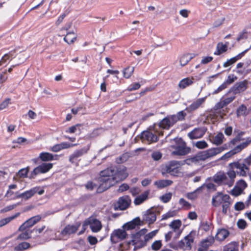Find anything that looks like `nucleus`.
<instances>
[{
	"label": "nucleus",
	"mask_w": 251,
	"mask_h": 251,
	"mask_svg": "<svg viewBox=\"0 0 251 251\" xmlns=\"http://www.w3.org/2000/svg\"><path fill=\"white\" fill-rule=\"evenodd\" d=\"M128 176L125 167L108 168L100 173L99 191H104L116 183L124 180Z\"/></svg>",
	"instance_id": "nucleus-1"
},
{
	"label": "nucleus",
	"mask_w": 251,
	"mask_h": 251,
	"mask_svg": "<svg viewBox=\"0 0 251 251\" xmlns=\"http://www.w3.org/2000/svg\"><path fill=\"white\" fill-rule=\"evenodd\" d=\"M148 230L143 228L133 235L132 240L129 244L134 246V250L142 248L147 245V242L151 240L158 232V230H154L147 233Z\"/></svg>",
	"instance_id": "nucleus-2"
},
{
	"label": "nucleus",
	"mask_w": 251,
	"mask_h": 251,
	"mask_svg": "<svg viewBox=\"0 0 251 251\" xmlns=\"http://www.w3.org/2000/svg\"><path fill=\"white\" fill-rule=\"evenodd\" d=\"M231 170H236V176L246 177L250 171V166L247 163L244 159L241 161H237L229 164Z\"/></svg>",
	"instance_id": "nucleus-3"
},
{
	"label": "nucleus",
	"mask_w": 251,
	"mask_h": 251,
	"mask_svg": "<svg viewBox=\"0 0 251 251\" xmlns=\"http://www.w3.org/2000/svg\"><path fill=\"white\" fill-rule=\"evenodd\" d=\"M87 226H89L93 232H98L102 228V225L100 221L94 217H90L86 219L82 225V230L79 232V234L83 233Z\"/></svg>",
	"instance_id": "nucleus-4"
},
{
	"label": "nucleus",
	"mask_w": 251,
	"mask_h": 251,
	"mask_svg": "<svg viewBox=\"0 0 251 251\" xmlns=\"http://www.w3.org/2000/svg\"><path fill=\"white\" fill-rule=\"evenodd\" d=\"M80 223L77 222L74 225H68L61 231L60 236L57 237L59 240L63 239L64 237L76 232L80 226Z\"/></svg>",
	"instance_id": "nucleus-5"
},
{
	"label": "nucleus",
	"mask_w": 251,
	"mask_h": 251,
	"mask_svg": "<svg viewBox=\"0 0 251 251\" xmlns=\"http://www.w3.org/2000/svg\"><path fill=\"white\" fill-rule=\"evenodd\" d=\"M250 141H246L245 142H242L240 144L236 146L234 149L230 150L228 152L225 153L224 155H223L221 157V160H226L227 159L234 154L238 153L244 149L246 148L250 144Z\"/></svg>",
	"instance_id": "nucleus-6"
},
{
	"label": "nucleus",
	"mask_w": 251,
	"mask_h": 251,
	"mask_svg": "<svg viewBox=\"0 0 251 251\" xmlns=\"http://www.w3.org/2000/svg\"><path fill=\"white\" fill-rule=\"evenodd\" d=\"M195 233L191 232L183 239L178 243V247L185 250H190L191 249V245L194 242Z\"/></svg>",
	"instance_id": "nucleus-7"
},
{
	"label": "nucleus",
	"mask_w": 251,
	"mask_h": 251,
	"mask_svg": "<svg viewBox=\"0 0 251 251\" xmlns=\"http://www.w3.org/2000/svg\"><path fill=\"white\" fill-rule=\"evenodd\" d=\"M229 200H230V197L228 195L218 192L212 197L211 203L213 206L218 207Z\"/></svg>",
	"instance_id": "nucleus-8"
},
{
	"label": "nucleus",
	"mask_w": 251,
	"mask_h": 251,
	"mask_svg": "<svg viewBox=\"0 0 251 251\" xmlns=\"http://www.w3.org/2000/svg\"><path fill=\"white\" fill-rule=\"evenodd\" d=\"M53 167V164L51 163H43L39 165L33 170L31 176L32 178L40 174H45L48 172Z\"/></svg>",
	"instance_id": "nucleus-9"
},
{
	"label": "nucleus",
	"mask_w": 251,
	"mask_h": 251,
	"mask_svg": "<svg viewBox=\"0 0 251 251\" xmlns=\"http://www.w3.org/2000/svg\"><path fill=\"white\" fill-rule=\"evenodd\" d=\"M166 171L173 176H178L181 174L180 164L177 161H171L166 166Z\"/></svg>",
	"instance_id": "nucleus-10"
},
{
	"label": "nucleus",
	"mask_w": 251,
	"mask_h": 251,
	"mask_svg": "<svg viewBox=\"0 0 251 251\" xmlns=\"http://www.w3.org/2000/svg\"><path fill=\"white\" fill-rule=\"evenodd\" d=\"M235 177L236 173L235 170L229 169L226 174L224 173L222 185H226L228 187H231L234 184Z\"/></svg>",
	"instance_id": "nucleus-11"
},
{
	"label": "nucleus",
	"mask_w": 251,
	"mask_h": 251,
	"mask_svg": "<svg viewBox=\"0 0 251 251\" xmlns=\"http://www.w3.org/2000/svg\"><path fill=\"white\" fill-rule=\"evenodd\" d=\"M141 139L143 142L150 144L157 142L158 137L156 134L150 131H144L141 133Z\"/></svg>",
	"instance_id": "nucleus-12"
},
{
	"label": "nucleus",
	"mask_w": 251,
	"mask_h": 251,
	"mask_svg": "<svg viewBox=\"0 0 251 251\" xmlns=\"http://www.w3.org/2000/svg\"><path fill=\"white\" fill-rule=\"evenodd\" d=\"M130 202L131 200L128 196H125L121 197L119 199L115 205L116 209L121 210H125L129 207Z\"/></svg>",
	"instance_id": "nucleus-13"
},
{
	"label": "nucleus",
	"mask_w": 251,
	"mask_h": 251,
	"mask_svg": "<svg viewBox=\"0 0 251 251\" xmlns=\"http://www.w3.org/2000/svg\"><path fill=\"white\" fill-rule=\"evenodd\" d=\"M126 230L118 229L115 230L111 235V240L113 243H117L124 239L126 235Z\"/></svg>",
	"instance_id": "nucleus-14"
},
{
	"label": "nucleus",
	"mask_w": 251,
	"mask_h": 251,
	"mask_svg": "<svg viewBox=\"0 0 251 251\" xmlns=\"http://www.w3.org/2000/svg\"><path fill=\"white\" fill-rule=\"evenodd\" d=\"M40 216L37 215L32 217L30 219L26 220L24 224H23L19 228V231L24 230L26 228H28L33 225L36 224L38 222L41 220Z\"/></svg>",
	"instance_id": "nucleus-15"
},
{
	"label": "nucleus",
	"mask_w": 251,
	"mask_h": 251,
	"mask_svg": "<svg viewBox=\"0 0 251 251\" xmlns=\"http://www.w3.org/2000/svg\"><path fill=\"white\" fill-rule=\"evenodd\" d=\"M181 225V221L180 220H174L169 225L172 231L175 233L176 238H178L182 233V230L180 229Z\"/></svg>",
	"instance_id": "nucleus-16"
},
{
	"label": "nucleus",
	"mask_w": 251,
	"mask_h": 251,
	"mask_svg": "<svg viewBox=\"0 0 251 251\" xmlns=\"http://www.w3.org/2000/svg\"><path fill=\"white\" fill-rule=\"evenodd\" d=\"M179 140V145L176 147V150L172 152V154L176 155H184L189 152L190 149L186 147L185 143L182 140Z\"/></svg>",
	"instance_id": "nucleus-17"
},
{
	"label": "nucleus",
	"mask_w": 251,
	"mask_h": 251,
	"mask_svg": "<svg viewBox=\"0 0 251 251\" xmlns=\"http://www.w3.org/2000/svg\"><path fill=\"white\" fill-rule=\"evenodd\" d=\"M206 129L204 127L196 128L188 133V136L191 139L201 138L205 134Z\"/></svg>",
	"instance_id": "nucleus-18"
},
{
	"label": "nucleus",
	"mask_w": 251,
	"mask_h": 251,
	"mask_svg": "<svg viewBox=\"0 0 251 251\" xmlns=\"http://www.w3.org/2000/svg\"><path fill=\"white\" fill-rule=\"evenodd\" d=\"M89 148L90 146H87L80 150L75 151L74 153L70 156L69 161L71 163H74L77 158L86 153L89 150Z\"/></svg>",
	"instance_id": "nucleus-19"
},
{
	"label": "nucleus",
	"mask_w": 251,
	"mask_h": 251,
	"mask_svg": "<svg viewBox=\"0 0 251 251\" xmlns=\"http://www.w3.org/2000/svg\"><path fill=\"white\" fill-rule=\"evenodd\" d=\"M144 220L149 224H152L156 219V210L151 209L147 211L146 213L144 215Z\"/></svg>",
	"instance_id": "nucleus-20"
},
{
	"label": "nucleus",
	"mask_w": 251,
	"mask_h": 251,
	"mask_svg": "<svg viewBox=\"0 0 251 251\" xmlns=\"http://www.w3.org/2000/svg\"><path fill=\"white\" fill-rule=\"evenodd\" d=\"M248 81L244 80L243 81L236 83L232 88V91L234 94L240 93L245 91L248 86Z\"/></svg>",
	"instance_id": "nucleus-21"
},
{
	"label": "nucleus",
	"mask_w": 251,
	"mask_h": 251,
	"mask_svg": "<svg viewBox=\"0 0 251 251\" xmlns=\"http://www.w3.org/2000/svg\"><path fill=\"white\" fill-rule=\"evenodd\" d=\"M206 97L199 98L194 101L191 105L186 108V110L191 112L199 108L205 101Z\"/></svg>",
	"instance_id": "nucleus-22"
},
{
	"label": "nucleus",
	"mask_w": 251,
	"mask_h": 251,
	"mask_svg": "<svg viewBox=\"0 0 251 251\" xmlns=\"http://www.w3.org/2000/svg\"><path fill=\"white\" fill-rule=\"evenodd\" d=\"M39 158L42 161L47 162L58 160L59 158V155L57 154L53 155L48 152H42L40 153Z\"/></svg>",
	"instance_id": "nucleus-23"
},
{
	"label": "nucleus",
	"mask_w": 251,
	"mask_h": 251,
	"mask_svg": "<svg viewBox=\"0 0 251 251\" xmlns=\"http://www.w3.org/2000/svg\"><path fill=\"white\" fill-rule=\"evenodd\" d=\"M229 235V231L225 228L219 229L215 236V239L218 241H223L225 240Z\"/></svg>",
	"instance_id": "nucleus-24"
},
{
	"label": "nucleus",
	"mask_w": 251,
	"mask_h": 251,
	"mask_svg": "<svg viewBox=\"0 0 251 251\" xmlns=\"http://www.w3.org/2000/svg\"><path fill=\"white\" fill-rule=\"evenodd\" d=\"M39 189H40L39 187H34L23 193L19 194L17 195V197L19 198H23L25 200H28V199L33 196L34 195L37 193V190Z\"/></svg>",
	"instance_id": "nucleus-25"
},
{
	"label": "nucleus",
	"mask_w": 251,
	"mask_h": 251,
	"mask_svg": "<svg viewBox=\"0 0 251 251\" xmlns=\"http://www.w3.org/2000/svg\"><path fill=\"white\" fill-rule=\"evenodd\" d=\"M195 56L194 53H185L181 55L179 57V64L181 66L186 65L191 59Z\"/></svg>",
	"instance_id": "nucleus-26"
},
{
	"label": "nucleus",
	"mask_w": 251,
	"mask_h": 251,
	"mask_svg": "<svg viewBox=\"0 0 251 251\" xmlns=\"http://www.w3.org/2000/svg\"><path fill=\"white\" fill-rule=\"evenodd\" d=\"M175 124L172 121L171 116H168L162 119L159 124V127L164 129H168L170 126Z\"/></svg>",
	"instance_id": "nucleus-27"
},
{
	"label": "nucleus",
	"mask_w": 251,
	"mask_h": 251,
	"mask_svg": "<svg viewBox=\"0 0 251 251\" xmlns=\"http://www.w3.org/2000/svg\"><path fill=\"white\" fill-rule=\"evenodd\" d=\"M248 50H245L237 55L236 56L228 59L226 62L224 63V67H227L228 66L235 63L237 60L240 59Z\"/></svg>",
	"instance_id": "nucleus-28"
},
{
	"label": "nucleus",
	"mask_w": 251,
	"mask_h": 251,
	"mask_svg": "<svg viewBox=\"0 0 251 251\" xmlns=\"http://www.w3.org/2000/svg\"><path fill=\"white\" fill-rule=\"evenodd\" d=\"M140 222V219L139 218H136L132 220L131 221L125 224L123 226V227L125 230L132 229L135 228L136 226L139 225Z\"/></svg>",
	"instance_id": "nucleus-29"
},
{
	"label": "nucleus",
	"mask_w": 251,
	"mask_h": 251,
	"mask_svg": "<svg viewBox=\"0 0 251 251\" xmlns=\"http://www.w3.org/2000/svg\"><path fill=\"white\" fill-rule=\"evenodd\" d=\"M173 181L171 180L162 179L155 181L154 185L158 189H163L171 185Z\"/></svg>",
	"instance_id": "nucleus-30"
},
{
	"label": "nucleus",
	"mask_w": 251,
	"mask_h": 251,
	"mask_svg": "<svg viewBox=\"0 0 251 251\" xmlns=\"http://www.w3.org/2000/svg\"><path fill=\"white\" fill-rule=\"evenodd\" d=\"M194 78L192 77H186L180 81L178 87L181 89H184L186 87L192 85L194 82Z\"/></svg>",
	"instance_id": "nucleus-31"
},
{
	"label": "nucleus",
	"mask_w": 251,
	"mask_h": 251,
	"mask_svg": "<svg viewBox=\"0 0 251 251\" xmlns=\"http://www.w3.org/2000/svg\"><path fill=\"white\" fill-rule=\"evenodd\" d=\"M228 43L226 44H224L223 43L220 42L218 43L216 47V51L214 53L215 55H220L227 50Z\"/></svg>",
	"instance_id": "nucleus-32"
},
{
	"label": "nucleus",
	"mask_w": 251,
	"mask_h": 251,
	"mask_svg": "<svg viewBox=\"0 0 251 251\" xmlns=\"http://www.w3.org/2000/svg\"><path fill=\"white\" fill-rule=\"evenodd\" d=\"M224 149H225L223 147H218L210 149L206 151L208 158H210L221 153L224 150Z\"/></svg>",
	"instance_id": "nucleus-33"
},
{
	"label": "nucleus",
	"mask_w": 251,
	"mask_h": 251,
	"mask_svg": "<svg viewBox=\"0 0 251 251\" xmlns=\"http://www.w3.org/2000/svg\"><path fill=\"white\" fill-rule=\"evenodd\" d=\"M149 195V191H147L142 194L141 195L136 197L134 201V203L135 205H139L146 201Z\"/></svg>",
	"instance_id": "nucleus-34"
},
{
	"label": "nucleus",
	"mask_w": 251,
	"mask_h": 251,
	"mask_svg": "<svg viewBox=\"0 0 251 251\" xmlns=\"http://www.w3.org/2000/svg\"><path fill=\"white\" fill-rule=\"evenodd\" d=\"M224 135L222 133H218L217 135L213 136L211 139V142L215 145H219L224 142Z\"/></svg>",
	"instance_id": "nucleus-35"
},
{
	"label": "nucleus",
	"mask_w": 251,
	"mask_h": 251,
	"mask_svg": "<svg viewBox=\"0 0 251 251\" xmlns=\"http://www.w3.org/2000/svg\"><path fill=\"white\" fill-rule=\"evenodd\" d=\"M172 117V121H174L175 124L178 121H182L184 120L186 113L184 111H181L177 112L176 115H171Z\"/></svg>",
	"instance_id": "nucleus-36"
},
{
	"label": "nucleus",
	"mask_w": 251,
	"mask_h": 251,
	"mask_svg": "<svg viewBox=\"0 0 251 251\" xmlns=\"http://www.w3.org/2000/svg\"><path fill=\"white\" fill-rule=\"evenodd\" d=\"M80 126L81 125L80 124H76L71 126L66 129L65 132L69 134L78 133L79 134L81 132Z\"/></svg>",
	"instance_id": "nucleus-37"
},
{
	"label": "nucleus",
	"mask_w": 251,
	"mask_h": 251,
	"mask_svg": "<svg viewBox=\"0 0 251 251\" xmlns=\"http://www.w3.org/2000/svg\"><path fill=\"white\" fill-rule=\"evenodd\" d=\"M20 215V213L18 212L11 216H10V217H7L4 219H2L0 220V227L8 224L11 221H12L14 219L17 218Z\"/></svg>",
	"instance_id": "nucleus-38"
},
{
	"label": "nucleus",
	"mask_w": 251,
	"mask_h": 251,
	"mask_svg": "<svg viewBox=\"0 0 251 251\" xmlns=\"http://www.w3.org/2000/svg\"><path fill=\"white\" fill-rule=\"evenodd\" d=\"M248 114V111L246 106L242 104L236 110L237 117L239 118L241 117H245Z\"/></svg>",
	"instance_id": "nucleus-39"
},
{
	"label": "nucleus",
	"mask_w": 251,
	"mask_h": 251,
	"mask_svg": "<svg viewBox=\"0 0 251 251\" xmlns=\"http://www.w3.org/2000/svg\"><path fill=\"white\" fill-rule=\"evenodd\" d=\"M76 38V35L74 32H70L67 34L64 38V40L68 44H72L74 42Z\"/></svg>",
	"instance_id": "nucleus-40"
},
{
	"label": "nucleus",
	"mask_w": 251,
	"mask_h": 251,
	"mask_svg": "<svg viewBox=\"0 0 251 251\" xmlns=\"http://www.w3.org/2000/svg\"><path fill=\"white\" fill-rule=\"evenodd\" d=\"M224 177V172H219L217 173L213 177L214 181L219 185H222L223 177Z\"/></svg>",
	"instance_id": "nucleus-41"
},
{
	"label": "nucleus",
	"mask_w": 251,
	"mask_h": 251,
	"mask_svg": "<svg viewBox=\"0 0 251 251\" xmlns=\"http://www.w3.org/2000/svg\"><path fill=\"white\" fill-rule=\"evenodd\" d=\"M134 71V67L128 66L123 71V76L126 78H129L133 74Z\"/></svg>",
	"instance_id": "nucleus-42"
},
{
	"label": "nucleus",
	"mask_w": 251,
	"mask_h": 251,
	"mask_svg": "<svg viewBox=\"0 0 251 251\" xmlns=\"http://www.w3.org/2000/svg\"><path fill=\"white\" fill-rule=\"evenodd\" d=\"M22 233H21L18 237V239L20 240H26L31 237L32 231L29 229H25L23 230Z\"/></svg>",
	"instance_id": "nucleus-43"
},
{
	"label": "nucleus",
	"mask_w": 251,
	"mask_h": 251,
	"mask_svg": "<svg viewBox=\"0 0 251 251\" xmlns=\"http://www.w3.org/2000/svg\"><path fill=\"white\" fill-rule=\"evenodd\" d=\"M224 250L225 251H238V244L236 242H232L225 247Z\"/></svg>",
	"instance_id": "nucleus-44"
},
{
	"label": "nucleus",
	"mask_w": 251,
	"mask_h": 251,
	"mask_svg": "<svg viewBox=\"0 0 251 251\" xmlns=\"http://www.w3.org/2000/svg\"><path fill=\"white\" fill-rule=\"evenodd\" d=\"M30 244L27 242H22L19 244L17 246L15 247L14 250L15 251H23L28 249L30 247Z\"/></svg>",
	"instance_id": "nucleus-45"
},
{
	"label": "nucleus",
	"mask_w": 251,
	"mask_h": 251,
	"mask_svg": "<svg viewBox=\"0 0 251 251\" xmlns=\"http://www.w3.org/2000/svg\"><path fill=\"white\" fill-rule=\"evenodd\" d=\"M14 57V55L12 52L5 54L0 60V66L6 63L7 61L11 60Z\"/></svg>",
	"instance_id": "nucleus-46"
},
{
	"label": "nucleus",
	"mask_w": 251,
	"mask_h": 251,
	"mask_svg": "<svg viewBox=\"0 0 251 251\" xmlns=\"http://www.w3.org/2000/svg\"><path fill=\"white\" fill-rule=\"evenodd\" d=\"M162 247V241L160 240H155L151 244V249L153 251H158Z\"/></svg>",
	"instance_id": "nucleus-47"
},
{
	"label": "nucleus",
	"mask_w": 251,
	"mask_h": 251,
	"mask_svg": "<svg viewBox=\"0 0 251 251\" xmlns=\"http://www.w3.org/2000/svg\"><path fill=\"white\" fill-rule=\"evenodd\" d=\"M28 171L27 168L21 169L17 173L16 176L20 178L26 177Z\"/></svg>",
	"instance_id": "nucleus-48"
},
{
	"label": "nucleus",
	"mask_w": 251,
	"mask_h": 251,
	"mask_svg": "<svg viewBox=\"0 0 251 251\" xmlns=\"http://www.w3.org/2000/svg\"><path fill=\"white\" fill-rule=\"evenodd\" d=\"M19 193L18 192L14 194V193L11 190H8L6 193L5 197L9 198L11 200H15L19 198L17 197V195Z\"/></svg>",
	"instance_id": "nucleus-49"
},
{
	"label": "nucleus",
	"mask_w": 251,
	"mask_h": 251,
	"mask_svg": "<svg viewBox=\"0 0 251 251\" xmlns=\"http://www.w3.org/2000/svg\"><path fill=\"white\" fill-rule=\"evenodd\" d=\"M10 99L7 98L0 103V110H3L7 108L10 103Z\"/></svg>",
	"instance_id": "nucleus-50"
},
{
	"label": "nucleus",
	"mask_w": 251,
	"mask_h": 251,
	"mask_svg": "<svg viewBox=\"0 0 251 251\" xmlns=\"http://www.w3.org/2000/svg\"><path fill=\"white\" fill-rule=\"evenodd\" d=\"M172 196L171 193H166L160 197V200L164 203L169 202Z\"/></svg>",
	"instance_id": "nucleus-51"
},
{
	"label": "nucleus",
	"mask_w": 251,
	"mask_h": 251,
	"mask_svg": "<svg viewBox=\"0 0 251 251\" xmlns=\"http://www.w3.org/2000/svg\"><path fill=\"white\" fill-rule=\"evenodd\" d=\"M195 146L200 149H203L207 147L208 145L205 141H197L195 144Z\"/></svg>",
	"instance_id": "nucleus-52"
},
{
	"label": "nucleus",
	"mask_w": 251,
	"mask_h": 251,
	"mask_svg": "<svg viewBox=\"0 0 251 251\" xmlns=\"http://www.w3.org/2000/svg\"><path fill=\"white\" fill-rule=\"evenodd\" d=\"M176 212L175 211H169L166 214L162 215V220H165L169 218L173 217L176 216Z\"/></svg>",
	"instance_id": "nucleus-53"
},
{
	"label": "nucleus",
	"mask_w": 251,
	"mask_h": 251,
	"mask_svg": "<svg viewBox=\"0 0 251 251\" xmlns=\"http://www.w3.org/2000/svg\"><path fill=\"white\" fill-rule=\"evenodd\" d=\"M247 183L243 179H240L237 183V186L241 189L243 191L247 187Z\"/></svg>",
	"instance_id": "nucleus-54"
},
{
	"label": "nucleus",
	"mask_w": 251,
	"mask_h": 251,
	"mask_svg": "<svg viewBox=\"0 0 251 251\" xmlns=\"http://www.w3.org/2000/svg\"><path fill=\"white\" fill-rule=\"evenodd\" d=\"M246 206V203L243 202H237L235 204L234 208L236 210L240 211L244 209Z\"/></svg>",
	"instance_id": "nucleus-55"
},
{
	"label": "nucleus",
	"mask_w": 251,
	"mask_h": 251,
	"mask_svg": "<svg viewBox=\"0 0 251 251\" xmlns=\"http://www.w3.org/2000/svg\"><path fill=\"white\" fill-rule=\"evenodd\" d=\"M61 150H64V149H67L70 148L74 147L76 145V144H70L67 142H62L59 144Z\"/></svg>",
	"instance_id": "nucleus-56"
},
{
	"label": "nucleus",
	"mask_w": 251,
	"mask_h": 251,
	"mask_svg": "<svg viewBox=\"0 0 251 251\" xmlns=\"http://www.w3.org/2000/svg\"><path fill=\"white\" fill-rule=\"evenodd\" d=\"M236 79L237 77L234 75H229L224 83H226V85L227 86L228 84L232 83Z\"/></svg>",
	"instance_id": "nucleus-57"
},
{
	"label": "nucleus",
	"mask_w": 251,
	"mask_h": 251,
	"mask_svg": "<svg viewBox=\"0 0 251 251\" xmlns=\"http://www.w3.org/2000/svg\"><path fill=\"white\" fill-rule=\"evenodd\" d=\"M242 192L243 191L236 186L231 191L230 194L233 196H238L241 195Z\"/></svg>",
	"instance_id": "nucleus-58"
},
{
	"label": "nucleus",
	"mask_w": 251,
	"mask_h": 251,
	"mask_svg": "<svg viewBox=\"0 0 251 251\" xmlns=\"http://www.w3.org/2000/svg\"><path fill=\"white\" fill-rule=\"evenodd\" d=\"M141 87V85L139 83H135L128 86L127 88L128 91H132L139 89Z\"/></svg>",
	"instance_id": "nucleus-59"
},
{
	"label": "nucleus",
	"mask_w": 251,
	"mask_h": 251,
	"mask_svg": "<svg viewBox=\"0 0 251 251\" xmlns=\"http://www.w3.org/2000/svg\"><path fill=\"white\" fill-rule=\"evenodd\" d=\"M197 154L198 156V158L200 159V161L204 160L208 158L206 151L200 152Z\"/></svg>",
	"instance_id": "nucleus-60"
},
{
	"label": "nucleus",
	"mask_w": 251,
	"mask_h": 251,
	"mask_svg": "<svg viewBox=\"0 0 251 251\" xmlns=\"http://www.w3.org/2000/svg\"><path fill=\"white\" fill-rule=\"evenodd\" d=\"M237 225L240 229H244L247 226V223L244 220L240 219L238 221Z\"/></svg>",
	"instance_id": "nucleus-61"
},
{
	"label": "nucleus",
	"mask_w": 251,
	"mask_h": 251,
	"mask_svg": "<svg viewBox=\"0 0 251 251\" xmlns=\"http://www.w3.org/2000/svg\"><path fill=\"white\" fill-rule=\"evenodd\" d=\"M235 98L234 96L225 99L222 101V106H226L231 102Z\"/></svg>",
	"instance_id": "nucleus-62"
},
{
	"label": "nucleus",
	"mask_w": 251,
	"mask_h": 251,
	"mask_svg": "<svg viewBox=\"0 0 251 251\" xmlns=\"http://www.w3.org/2000/svg\"><path fill=\"white\" fill-rule=\"evenodd\" d=\"M200 161L199 158H198V156L197 154H196L195 156H194L193 157L190 158L186 160V163L187 164H190L191 163H197L199 162Z\"/></svg>",
	"instance_id": "nucleus-63"
},
{
	"label": "nucleus",
	"mask_w": 251,
	"mask_h": 251,
	"mask_svg": "<svg viewBox=\"0 0 251 251\" xmlns=\"http://www.w3.org/2000/svg\"><path fill=\"white\" fill-rule=\"evenodd\" d=\"M179 203L180 205H182L183 207H184L187 209H189L191 207V204L188 201H185L183 198L180 199L179 201Z\"/></svg>",
	"instance_id": "nucleus-64"
}]
</instances>
